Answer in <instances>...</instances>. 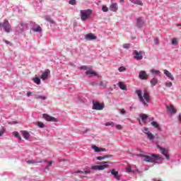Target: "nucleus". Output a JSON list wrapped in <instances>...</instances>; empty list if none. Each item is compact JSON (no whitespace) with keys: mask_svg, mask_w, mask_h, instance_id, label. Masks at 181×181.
Segmentation results:
<instances>
[{"mask_svg":"<svg viewBox=\"0 0 181 181\" xmlns=\"http://www.w3.org/2000/svg\"><path fill=\"white\" fill-rule=\"evenodd\" d=\"M136 94H137L140 103H141L144 107H149V105L147 103H151L149 93L145 91L142 96V90L139 89L136 90Z\"/></svg>","mask_w":181,"mask_h":181,"instance_id":"nucleus-1","label":"nucleus"},{"mask_svg":"<svg viewBox=\"0 0 181 181\" xmlns=\"http://www.w3.org/2000/svg\"><path fill=\"white\" fill-rule=\"evenodd\" d=\"M4 29L6 33H11L12 32V28L11 23L7 19H5L3 23L0 22V30H2Z\"/></svg>","mask_w":181,"mask_h":181,"instance_id":"nucleus-2","label":"nucleus"},{"mask_svg":"<svg viewBox=\"0 0 181 181\" xmlns=\"http://www.w3.org/2000/svg\"><path fill=\"white\" fill-rule=\"evenodd\" d=\"M144 160H146V162H148L150 163H153V162H155V160H162V157L159 155L153 153L150 156H144Z\"/></svg>","mask_w":181,"mask_h":181,"instance_id":"nucleus-3","label":"nucleus"},{"mask_svg":"<svg viewBox=\"0 0 181 181\" xmlns=\"http://www.w3.org/2000/svg\"><path fill=\"white\" fill-rule=\"evenodd\" d=\"M93 11L91 9L81 10V21H87L88 16H91Z\"/></svg>","mask_w":181,"mask_h":181,"instance_id":"nucleus-4","label":"nucleus"},{"mask_svg":"<svg viewBox=\"0 0 181 181\" xmlns=\"http://www.w3.org/2000/svg\"><path fill=\"white\" fill-rule=\"evenodd\" d=\"M30 25H31V30H33V32H35V33H42V32L43 31L42 30V27L36 24V23L31 21Z\"/></svg>","mask_w":181,"mask_h":181,"instance_id":"nucleus-5","label":"nucleus"},{"mask_svg":"<svg viewBox=\"0 0 181 181\" xmlns=\"http://www.w3.org/2000/svg\"><path fill=\"white\" fill-rule=\"evenodd\" d=\"M104 107H105L104 103H100V102L93 100V110H95V111H101V110L104 109Z\"/></svg>","mask_w":181,"mask_h":181,"instance_id":"nucleus-6","label":"nucleus"},{"mask_svg":"<svg viewBox=\"0 0 181 181\" xmlns=\"http://www.w3.org/2000/svg\"><path fill=\"white\" fill-rule=\"evenodd\" d=\"M42 117L44 118V119H45V121H47L48 122H59V119L46 113L42 114Z\"/></svg>","mask_w":181,"mask_h":181,"instance_id":"nucleus-7","label":"nucleus"},{"mask_svg":"<svg viewBox=\"0 0 181 181\" xmlns=\"http://www.w3.org/2000/svg\"><path fill=\"white\" fill-rule=\"evenodd\" d=\"M85 74L86 76H88L90 78H91V77H101V76H100L97 72L93 71L92 69L86 71Z\"/></svg>","mask_w":181,"mask_h":181,"instance_id":"nucleus-8","label":"nucleus"},{"mask_svg":"<svg viewBox=\"0 0 181 181\" xmlns=\"http://www.w3.org/2000/svg\"><path fill=\"white\" fill-rule=\"evenodd\" d=\"M108 165H92L90 167V170H104V169H107L108 168Z\"/></svg>","mask_w":181,"mask_h":181,"instance_id":"nucleus-9","label":"nucleus"},{"mask_svg":"<svg viewBox=\"0 0 181 181\" xmlns=\"http://www.w3.org/2000/svg\"><path fill=\"white\" fill-rule=\"evenodd\" d=\"M133 54H134V59H135V60H142V59H144V54H142V51L138 52L136 50H134Z\"/></svg>","mask_w":181,"mask_h":181,"instance_id":"nucleus-10","label":"nucleus"},{"mask_svg":"<svg viewBox=\"0 0 181 181\" xmlns=\"http://www.w3.org/2000/svg\"><path fill=\"white\" fill-rule=\"evenodd\" d=\"M136 26L139 29H141V28H144V18L142 17H139L136 19Z\"/></svg>","mask_w":181,"mask_h":181,"instance_id":"nucleus-11","label":"nucleus"},{"mask_svg":"<svg viewBox=\"0 0 181 181\" xmlns=\"http://www.w3.org/2000/svg\"><path fill=\"white\" fill-rule=\"evenodd\" d=\"M166 109L168 112H169V114H170V115H175V114H176V112H177V110H176L173 105H166Z\"/></svg>","mask_w":181,"mask_h":181,"instance_id":"nucleus-12","label":"nucleus"},{"mask_svg":"<svg viewBox=\"0 0 181 181\" xmlns=\"http://www.w3.org/2000/svg\"><path fill=\"white\" fill-rule=\"evenodd\" d=\"M110 173L111 175H112V176H114V177H115V179H117V180H121V176L118 175V172L115 171V169H112L111 171H107V173Z\"/></svg>","mask_w":181,"mask_h":181,"instance_id":"nucleus-13","label":"nucleus"},{"mask_svg":"<svg viewBox=\"0 0 181 181\" xmlns=\"http://www.w3.org/2000/svg\"><path fill=\"white\" fill-rule=\"evenodd\" d=\"M49 74H50V70L49 69H45V71L41 75V78L43 81L47 80Z\"/></svg>","mask_w":181,"mask_h":181,"instance_id":"nucleus-14","label":"nucleus"},{"mask_svg":"<svg viewBox=\"0 0 181 181\" xmlns=\"http://www.w3.org/2000/svg\"><path fill=\"white\" fill-rule=\"evenodd\" d=\"M159 149H160L162 155H164V156H165L167 160H169L170 156H169V154H168V151H166V148L159 146Z\"/></svg>","mask_w":181,"mask_h":181,"instance_id":"nucleus-15","label":"nucleus"},{"mask_svg":"<svg viewBox=\"0 0 181 181\" xmlns=\"http://www.w3.org/2000/svg\"><path fill=\"white\" fill-rule=\"evenodd\" d=\"M86 40H95L97 36L94 35L93 33H88L85 35Z\"/></svg>","mask_w":181,"mask_h":181,"instance_id":"nucleus-16","label":"nucleus"},{"mask_svg":"<svg viewBox=\"0 0 181 181\" xmlns=\"http://www.w3.org/2000/svg\"><path fill=\"white\" fill-rule=\"evenodd\" d=\"M92 149H94L95 152L98 153V152H107L106 148H99L98 146L95 145L92 146Z\"/></svg>","mask_w":181,"mask_h":181,"instance_id":"nucleus-17","label":"nucleus"},{"mask_svg":"<svg viewBox=\"0 0 181 181\" xmlns=\"http://www.w3.org/2000/svg\"><path fill=\"white\" fill-rule=\"evenodd\" d=\"M139 77L141 80H146L148 76H146V71H141L139 74Z\"/></svg>","mask_w":181,"mask_h":181,"instance_id":"nucleus-18","label":"nucleus"},{"mask_svg":"<svg viewBox=\"0 0 181 181\" xmlns=\"http://www.w3.org/2000/svg\"><path fill=\"white\" fill-rule=\"evenodd\" d=\"M22 136H23L24 139H26L28 141V139H29V138H30V134H29V132H28V131L26 130H23L21 132Z\"/></svg>","mask_w":181,"mask_h":181,"instance_id":"nucleus-19","label":"nucleus"},{"mask_svg":"<svg viewBox=\"0 0 181 181\" xmlns=\"http://www.w3.org/2000/svg\"><path fill=\"white\" fill-rule=\"evenodd\" d=\"M164 74L170 78L172 81H175V78L173 77V75H172V73H170L169 71L165 69L164 70Z\"/></svg>","mask_w":181,"mask_h":181,"instance_id":"nucleus-20","label":"nucleus"},{"mask_svg":"<svg viewBox=\"0 0 181 181\" xmlns=\"http://www.w3.org/2000/svg\"><path fill=\"white\" fill-rule=\"evenodd\" d=\"M110 10L112 11V12H117V11H118V4L117 3L111 4Z\"/></svg>","mask_w":181,"mask_h":181,"instance_id":"nucleus-21","label":"nucleus"},{"mask_svg":"<svg viewBox=\"0 0 181 181\" xmlns=\"http://www.w3.org/2000/svg\"><path fill=\"white\" fill-rule=\"evenodd\" d=\"M118 86H119V88L121 90H124V91H127V90H128V89L127 88V85H125V84L124 83V82L119 81V82L118 83Z\"/></svg>","mask_w":181,"mask_h":181,"instance_id":"nucleus-22","label":"nucleus"},{"mask_svg":"<svg viewBox=\"0 0 181 181\" xmlns=\"http://www.w3.org/2000/svg\"><path fill=\"white\" fill-rule=\"evenodd\" d=\"M150 83L151 86L154 87L158 84V83H159V80H158V78L154 77L151 80Z\"/></svg>","mask_w":181,"mask_h":181,"instance_id":"nucleus-23","label":"nucleus"},{"mask_svg":"<svg viewBox=\"0 0 181 181\" xmlns=\"http://www.w3.org/2000/svg\"><path fill=\"white\" fill-rule=\"evenodd\" d=\"M151 125L154 127V128H156V129H158V131H159L160 132V131H162V129H160V127L159 126V124H158V122L153 121L151 122Z\"/></svg>","mask_w":181,"mask_h":181,"instance_id":"nucleus-24","label":"nucleus"},{"mask_svg":"<svg viewBox=\"0 0 181 181\" xmlns=\"http://www.w3.org/2000/svg\"><path fill=\"white\" fill-rule=\"evenodd\" d=\"M74 173H81V174H85V175H90V173H91L90 170H87L85 171H81V170H77L75 171L74 173H72V175H74Z\"/></svg>","mask_w":181,"mask_h":181,"instance_id":"nucleus-25","label":"nucleus"},{"mask_svg":"<svg viewBox=\"0 0 181 181\" xmlns=\"http://www.w3.org/2000/svg\"><path fill=\"white\" fill-rule=\"evenodd\" d=\"M144 134H146V135H147V138L148 139H150V141H153V139H155V136H153V134L152 133H151L150 132H144Z\"/></svg>","mask_w":181,"mask_h":181,"instance_id":"nucleus-26","label":"nucleus"},{"mask_svg":"<svg viewBox=\"0 0 181 181\" xmlns=\"http://www.w3.org/2000/svg\"><path fill=\"white\" fill-rule=\"evenodd\" d=\"M25 28H28V24L21 22L20 23V32H23V30H25Z\"/></svg>","mask_w":181,"mask_h":181,"instance_id":"nucleus-27","label":"nucleus"},{"mask_svg":"<svg viewBox=\"0 0 181 181\" xmlns=\"http://www.w3.org/2000/svg\"><path fill=\"white\" fill-rule=\"evenodd\" d=\"M140 117L141 118V121L145 123L146 122V119H148V115L141 114Z\"/></svg>","mask_w":181,"mask_h":181,"instance_id":"nucleus-28","label":"nucleus"},{"mask_svg":"<svg viewBox=\"0 0 181 181\" xmlns=\"http://www.w3.org/2000/svg\"><path fill=\"white\" fill-rule=\"evenodd\" d=\"M45 21H47V22H49L51 24L54 23V21H53V19H52V17H50V16H46Z\"/></svg>","mask_w":181,"mask_h":181,"instance_id":"nucleus-29","label":"nucleus"},{"mask_svg":"<svg viewBox=\"0 0 181 181\" xmlns=\"http://www.w3.org/2000/svg\"><path fill=\"white\" fill-rule=\"evenodd\" d=\"M151 74H155V76H159L160 74V71L151 69Z\"/></svg>","mask_w":181,"mask_h":181,"instance_id":"nucleus-30","label":"nucleus"},{"mask_svg":"<svg viewBox=\"0 0 181 181\" xmlns=\"http://www.w3.org/2000/svg\"><path fill=\"white\" fill-rule=\"evenodd\" d=\"M33 81L35 84H37V86L40 85V78L35 77L33 78Z\"/></svg>","mask_w":181,"mask_h":181,"instance_id":"nucleus-31","label":"nucleus"},{"mask_svg":"<svg viewBox=\"0 0 181 181\" xmlns=\"http://www.w3.org/2000/svg\"><path fill=\"white\" fill-rule=\"evenodd\" d=\"M13 135L16 138H18V141H22V137H21V135L19 134V132H14Z\"/></svg>","mask_w":181,"mask_h":181,"instance_id":"nucleus-32","label":"nucleus"},{"mask_svg":"<svg viewBox=\"0 0 181 181\" xmlns=\"http://www.w3.org/2000/svg\"><path fill=\"white\" fill-rule=\"evenodd\" d=\"M27 163H28L29 165L32 164V163H43V161L42 160H40V161H36L35 160H28L27 161Z\"/></svg>","mask_w":181,"mask_h":181,"instance_id":"nucleus-33","label":"nucleus"},{"mask_svg":"<svg viewBox=\"0 0 181 181\" xmlns=\"http://www.w3.org/2000/svg\"><path fill=\"white\" fill-rule=\"evenodd\" d=\"M132 4H135L136 5L142 6V1L141 0H132Z\"/></svg>","mask_w":181,"mask_h":181,"instance_id":"nucleus-34","label":"nucleus"},{"mask_svg":"<svg viewBox=\"0 0 181 181\" xmlns=\"http://www.w3.org/2000/svg\"><path fill=\"white\" fill-rule=\"evenodd\" d=\"M42 162H45V163H47V166H52V165H53V161H49L47 160H42Z\"/></svg>","mask_w":181,"mask_h":181,"instance_id":"nucleus-35","label":"nucleus"},{"mask_svg":"<svg viewBox=\"0 0 181 181\" xmlns=\"http://www.w3.org/2000/svg\"><path fill=\"white\" fill-rule=\"evenodd\" d=\"M111 162L110 161H104V162H98L97 165H110Z\"/></svg>","mask_w":181,"mask_h":181,"instance_id":"nucleus-36","label":"nucleus"},{"mask_svg":"<svg viewBox=\"0 0 181 181\" xmlns=\"http://www.w3.org/2000/svg\"><path fill=\"white\" fill-rule=\"evenodd\" d=\"M37 100H46V96H43V95H37L36 96Z\"/></svg>","mask_w":181,"mask_h":181,"instance_id":"nucleus-37","label":"nucleus"},{"mask_svg":"<svg viewBox=\"0 0 181 181\" xmlns=\"http://www.w3.org/2000/svg\"><path fill=\"white\" fill-rule=\"evenodd\" d=\"M102 11L103 12H108V7H107V6H103Z\"/></svg>","mask_w":181,"mask_h":181,"instance_id":"nucleus-38","label":"nucleus"},{"mask_svg":"<svg viewBox=\"0 0 181 181\" xmlns=\"http://www.w3.org/2000/svg\"><path fill=\"white\" fill-rule=\"evenodd\" d=\"M37 125H38L39 128H45V124L43 122H39L37 123Z\"/></svg>","mask_w":181,"mask_h":181,"instance_id":"nucleus-39","label":"nucleus"},{"mask_svg":"<svg viewBox=\"0 0 181 181\" xmlns=\"http://www.w3.org/2000/svg\"><path fill=\"white\" fill-rule=\"evenodd\" d=\"M97 160H103V159H106L105 156H98L96 157Z\"/></svg>","mask_w":181,"mask_h":181,"instance_id":"nucleus-40","label":"nucleus"},{"mask_svg":"<svg viewBox=\"0 0 181 181\" xmlns=\"http://www.w3.org/2000/svg\"><path fill=\"white\" fill-rule=\"evenodd\" d=\"M171 43L172 45H177V39L173 38Z\"/></svg>","mask_w":181,"mask_h":181,"instance_id":"nucleus-41","label":"nucleus"},{"mask_svg":"<svg viewBox=\"0 0 181 181\" xmlns=\"http://www.w3.org/2000/svg\"><path fill=\"white\" fill-rule=\"evenodd\" d=\"M70 5H76L77 1L76 0H69Z\"/></svg>","mask_w":181,"mask_h":181,"instance_id":"nucleus-42","label":"nucleus"},{"mask_svg":"<svg viewBox=\"0 0 181 181\" xmlns=\"http://www.w3.org/2000/svg\"><path fill=\"white\" fill-rule=\"evenodd\" d=\"M119 71L122 72V71H125V70H127V68H125L124 66H120L118 69Z\"/></svg>","mask_w":181,"mask_h":181,"instance_id":"nucleus-43","label":"nucleus"},{"mask_svg":"<svg viewBox=\"0 0 181 181\" xmlns=\"http://www.w3.org/2000/svg\"><path fill=\"white\" fill-rule=\"evenodd\" d=\"M123 47L124 49H129V47H131V44H124Z\"/></svg>","mask_w":181,"mask_h":181,"instance_id":"nucleus-44","label":"nucleus"},{"mask_svg":"<svg viewBox=\"0 0 181 181\" xmlns=\"http://www.w3.org/2000/svg\"><path fill=\"white\" fill-rule=\"evenodd\" d=\"M9 125H13L15 124H19V122L18 121H11V122H8Z\"/></svg>","mask_w":181,"mask_h":181,"instance_id":"nucleus-45","label":"nucleus"},{"mask_svg":"<svg viewBox=\"0 0 181 181\" xmlns=\"http://www.w3.org/2000/svg\"><path fill=\"white\" fill-rule=\"evenodd\" d=\"M90 86H92V87H97V86H98V83H97V82H91L90 83Z\"/></svg>","mask_w":181,"mask_h":181,"instance_id":"nucleus-46","label":"nucleus"},{"mask_svg":"<svg viewBox=\"0 0 181 181\" xmlns=\"http://www.w3.org/2000/svg\"><path fill=\"white\" fill-rule=\"evenodd\" d=\"M154 43L155 45H156L157 46H158L159 45V39L158 38H154Z\"/></svg>","mask_w":181,"mask_h":181,"instance_id":"nucleus-47","label":"nucleus"},{"mask_svg":"<svg viewBox=\"0 0 181 181\" xmlns=\"http://www.w3.org/2000/svg\"><path fill=\"white\" fill-rule=\"evenodd\" d=\"M79 69L80 70H88V67H87V66H81Z\"/></svg>","mask_w":181,"mask_h":181,"instance_id":"nucleus-48","label":"nucleus"},{"mask_svg":"<svg viewBox=\"0 0 181 181\" xmlns=\"http://www.w3.org/2000/svg\"><path fill=\"white\" fill-rule=\"evenodd\" d=\"M5 131H6L5 129H2L0 131V136H2L4 135V134H5Z\"/></svg>","mask_w":181,"mask_h":181,"instance_id":"nucleus-49","label":"nucleus"},{"mask_svg":"<svg viewBox=\"0 0 181 181\" xmlns=\"http://www.w3.org/2000/svg\"><path fill=\"white\" fill-rule=\"evenodd\" d=\"M165 86L166 87H172V86H173V83H172V82L165 83Z\"/></svg>","mask_w":181,"mask_h":181,"instance_id":"nucleus-50","label":"nucleus"},{"mask_svg":"<svg viewBox=\"0 0 181 181\" xmlns=\"http://www.w3.org/2000/svg\"><path fill=\"white\" fill-rule=\"evenodd\" d=\"M115 127L117 129H122V126H121V124H116Z\"/></svg>","mask_w":181,"mask_h":181,"instance_id":"nucleus-51","label":"nucleus"},{"mask_svg":"<svg viewBox=\"0 0 181 181\" xmlns=\"http://www.w3.org/2000/svg\"><path fill=\"white\" fill-rule=\"evenodd\" d=\"M120 114H122V115H124V114H127V111L124 109H122L120 110Z\"/></svg>","mask_w":181,"mask_h":181,"instance_id":"nucleus-52","label":"nucleus"},{"mask_svg":"<svg viewBox=\"0 0 181 181\" xmlns=\"http://www.w3.org/2000/svg\"><path fill=\"white\" fill-rule=\"evenodd\" d=\"M178 123L181 124V114L180 113L178 115Z\"/></svg>","mask_w":181,"mask_h":181,"instance_id":"nucleus-53","label":"nucleus"},{"mask_svg":"<svg viewBox=\"0 0 181 181\" xmlns=\"http://www.w3.org/2000/svg\"><path fill=\"white\" fill-rule=\"evenodd\" d=\"M100 87H105V86H104V82L103 81H100V83H99Z\"/></svg>","mask_w":181,"mask_h":181,"instance_id":"nucleus-54","label":"nucleus"},{"mask_svg":"<svg viewBox=\"0 0 181 181\" xmlns=\"http://www.w3.org/2000/svg\"><path fill=\"white\" fill-rule=\"evenodd\" d=\"M105 127H110L111 126V122H107L105 124Z\"/></svg>","mask_w":181,"mask_h":181,"instance_id":"nucleus-55","label":"nucleus"},{"mask_svg":"<svg viewBox=\"0 0 181 181\" xmlns=\"http://www.w3.org/2000/svg\"><path fill=\"white\" fill-rule=\"evenodd\" d=\"M127 171L129 173H131V172H132V169H131V168H127Z\"/></svg>","mask_w":181,"mask_h":181,"instance_id":"nucleus-56","label":"nucleus"},{"mask_svg":"<svg viewBox=\"0 0 181 181\" xmlns=\"http://www.w3.org/2000/svg\"><path fill=\"white\" fill-rule=\"evenodd\" d=\"M153 163L157 164V165H160V163H160L159 161L154 160V162Z\"/></svg>","mask_w":181,"mask_h":181,"instance_id":"nucleus-57","label":"nucleus"},{"mask_svg":"<svg viewBox=\"0 0 181 181\" xmlns=\"http://www.w3.org/2000/svg\"><path fill=\"white\" fill-rule=\"evenodd\" d=\"M106 159L108 158H114L113 155L105 156Z\"/></svg>","mask_w":181,"mask_h":181,"instance_id":"nucleus-58","label":"nucleus"},{"mask_svg":"<svg viewBox=\"0 0 181 181\" xmlns=\"http://www.w3.org/2000/svg\"><path fill=\"white\" fill-rule=\"evenodd\" d=\"M110 127H115V123H114V122H111Z\"/></svg>","mask_w":181,"mask_h":181,"instance_id":"nucleus-59","label":"nucleus"},{"mask_svg":"<svg viewBox=\"0 0 181 181\" xmlns=\"http://www.w3.org/2000/svg\"><path fill=\"white\" fill-rule=\"evenodd\" d=\"M30 95H32V92H28L27 97H30Z\"/></svg>","mask_w":181,"mask_h":181,"instance_id":"nucleus-60","label":"nucleus"},{"mask_svg":"<svg viewBox=\"0 0 181 181\" xmlns=\"http://www.w3.org/2000/svg\"><path fill=\"white\" fill-rule=\"evenodd\" d=\"M49 166L48 165H47V166H45V170H49Z\"/></svg>","mask_w":181,"mask_h":181,"instance_id":"nucleus-61","label":"nucleus"},{"mask_svg":"<svg viewBox=\"0 0 181 181\" xmlns=\"http://www.w3.org/2000/svg\"><path fill=\"white\" fill-rule=\"evenodd\" d=\"M4 42H5V44H6V45H9V43H11V42H10L9 41H8V40H5Z\"/></svg>","mask_w":181,"mask_h":181,"instance_id":"nucleus-62","label":"nucleus"},{"mask_svg":"<svg viewBox=\"0 0 181 181\" xmlns=\"http://www.w3.org/2000/svg\"><path fill=\"white\" fill-rule=\"evenodd\" d=\"M144 131H145L144 133H145V132H148V131H149V129H148V128H144Z\"/></svg>","mask_w":181,"mask_h":181,"instance_id":"nucleus-63","label":"nucleus"},{"mask_svg":"<svg viewBox=\"0 0 181 181\" xmlns=\"http://www.w3.org/2000/svg\"><path fill=\"white\" fill-rule=\"evenodd\" d=\"M70 66H72L73 67H76V65H74V64L73 63H69Z\"/></svg>","mask_w":181,"mask_h":181,"instance_id":"nucleus-64","label":"nucleus"}]
</instances>
